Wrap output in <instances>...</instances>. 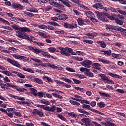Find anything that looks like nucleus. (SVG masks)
Segmentation results:
<instances>
[{"label":"nucleus","mask_w":126,"mask_h":126,"mask_svg":"<svg viewBox=\"0 0 126 126\" xmlns=\"http://www.w3.org/2000/svg\"><path fill=\"white\" fill-rule=\"evenodd\" d=\"M13 57L17 60H23L24 62H26V61L28 60V59L27 57L23 56H20L17 54L13 55Z\"/></svg>","instance_id":"obj_11"},{"label":"nucleus","mask_w":126,"mask_h":126,"mask_svg":"<svg viewBox=\"0 0 126 126\" xmlns=\"http://www.w3.org/2000/svg\"><path fill=\"white\" fill-rule=\"evenodd\" d=\"M66 69L67 70V71H69V72H75V70L70 67H66Z\"/></svg>","instance_id":"obj_56"},{"label":"nucleus","mask_w":126,"mask_h":126,"mask_svg":"<svg viewBox=\"0 0 126 126\" xmlns=\"http://www.w3.org/2000/svg\"><path fill=\"white\" fill-rule=\"evenodd\" d=\"M116 10H117V12L118 11V12L120 13V14H123V15H126V12L125 11L122 10L119 8H117Z\"/></svg>","instance_id":"obj_32"},{"label":"nucleus","mask_w":126,"mask_h":126,"mask_svg":"<svg viewBox=\"0 0 126 126\" xmlns=\"http://www.w3.org/2000/svg\"><path fill=\"white\" fill-rule=\"evenodd\" d=\"M25 14L27 15V16H29V17H33V16L35 15L34 14H33V13H30L28 12H25Z\"/></svg>","instance_id":"obj_41"},{"label":"nucleus","mask_w":126,"mask_h":126,"mask_svg":"<svg viewBox=\"0 0 126 126\" xmlns=\"http://www.w3.org/2000/svg\"><path fill=\"white\" fill-rule=\"evenodd\" d=\"M43 79H44V80H47L48 82H52V78L48 76H44L43 77Z\"/></svg>","instance_id":"obj_45"},{"label":"nucleus","mask_w":126,"mask_h":126,"mask_svg":"<svg viewBox=\"0 0 126 126\" xmlns=\"http://www.w3.org/2000/svg\"><path fill=\"white\" fill-rule=\"evenodd\" d=\"M103 54L104 55H106L107 56H111V54L112 53L111 50H108V51H103Z\"/></svg>","instance_id":"obj_43"},{"label":"nucleus","mask_w":126,"mask_h":126,"mask_svg":"<svg viewBox=\"0 0 126 126\" xmlns=\"http://www.w3.org/2000/svg\"><path fill=\"white\" fill-rule=\"evenodd\" d=\"M47 23L50 25H53V26H59V24L54 22H48Z\"/></svg>","instance_id":"obj_44"},{"label":"nucleus","mask_w":126,"mask_h":126,"mask_svg":"<svg viewBox=\"0 0 126 126\" xmlns=\"http://www.w3.org/2000/svg\"><path fill=\"white\" fill-rule=\"evenodd\" d=\"M98 75L101 78L100 80L103 81V82H106V81L108 79V77L104 74H99Z\"/></svg>","instance_id":"obj_19"},{"label":"nucleus","mask_w":126,"mask_h":126,"mask_svg":"<svg viewBox=\"0 0 126 126\" xmlns=\"http://www.w3.org/2000/svg\"><path fill=\"white\" fill-rule=\"evenodd\" d=\"M3 80L4 81H5V82H10V80H9V79H8V77H5V78H3Z\"/></svg>","instance_id":"obj_64"},{"label":"nucleus","mask_w":126,"mask_h":126,"mask_svg":"<svg viewBox=\"0 0 126 126\" xmlns=\"http://www.w3.org/2000/svg\"><path fill=\"white\" fill-rule=\"evenodd\" d=\"M73 81H74L75 84H80L81 83V81L78 80L77 79H75L74 78H72Z\"/></svg>","instance_id":"obj_52"},{"label":"nucleus","mask_w":126,"mask_h":126,"mask_svg":"<svg viewBox=\"0 0 126 126\" xmlns=\"http://www.w3.org/2000/svg\"><path fill=\"white\" fill-rule=\"evenodd\" d=\"M18 104H20V105H27V106H30L31 105V103L29 102H27L26 101H17Z\"/></svg>","instance_id":"obj_34"},{"label":"nucleus","mask_w":126,"mask_h":126,"mask_svg":"<svg viewBox=\"0 0 126 126\" xmlns=\"http://www.w3.org/2000/svg\"><path fill=\"white\" fill-rule=\"evenodd\" d=\"M58 18L59 20H62L63 21L66 20V19H68V17L65 14H62L61 15H59L58 16Z\"/></svg>","instance_id":"obj_17"},{"label":"nucleus","mask_w":126,"mask_h":126,"mask_svg":"<svg viewBox=\"0 0 126 126\" xmlns=\"http://www.w3.org/2000/svg\"><path fill=\"white\" fill-rule=\"evenodd\" d=\"M15 108H7V111L8 112V113H10V112H15Z\"/></svg>","instance_id":"obj_59"},{"label":"nucleus","mask_w":126,"mask_h":126,"mask_svg":"<svg viewBox=\"0 0 126 126\" xmlns=\"http://www.w3.org/2000/svg\"><path fill=\"white\" fill-rule=\"evenodd\" d=\"M2 73H3V74H5V75H7V76H12V73L10 72V71L8 70H2L1 71Z\"/></svg>","instance_id":"obj_28"},{"label":"nucleus","mask_w":126,"mask_h":126,"mask_svg":"<svg viewBox=\"0 0 126 126\" xmlns=\"http://www.w3.org/2000/svg\"><path fill=\"white\" fill-rule=\"evenodd\" d=\"M48 51H49L50 53H55V52H56V49L55 47H51L48 48Z\"/></svg>","instance_id":"obj_49"},{"label":"nucleus","mask_w":126,"mask_h":126,"mask_svg":"<svg viewBox=\"0 0 126 126\" xmlns=\"http://www.w3.org/2000/svg\"><path fill=\"white\" fill-rule=\"evenodd\" d=\"M78 112H79V113H81L82 114H84V115H86L87 116H88V115H90V113L89 112L85 111L83 109L78 108Z\"/></svg>","instance_id":"obj_23"},{"label":"nucleus","mask_w":126,"mask_h":126,"mask_svg":"<svg viewBox=\"0 0 126 126\" xmlns=\"http://www.w3.org/2000/svg\"><path fill=\"white\" fill-rule=\"evenodd\" d=\"M108 75H109L110 76H112V77H114V78H118L119 79H122L123 78L121 76L112 73H109L108 74Z\"/></svg>","instance_id":"obj_21"},{"label":"nucleus","mask_w":126,"mask_h":126,"mask_svg":"<svg viewBox=\"0 0 126 126\" xmlns=\"http://www.w3.org/2000/svg\"><path fill=\"white\" fill-rule=\"evenodd\" d=\"M56 109H57V107H56L55 105H53L51 108H50V112H52V113H54V111H56Z\"/></svg>","instance_id":"obj_58"},{"label":"nucleus","mask_w":126,"mask_h":126,"mask_svg":"<svg viewBox=\"0 0 126 126\" xmlns=\"http://www.w3.org/2000/svg\"><path fill=\"white\" fill-rule=\"evenodd\" d=\"M31 60H32V61H33V62H35V63H39L38 64V65H41V66H44L45 67L47 66V63H42V61L40 60L34 58H32Z\"/></svg>","instance_id":"obj_12"},{"label":"nucleus","mask_w":126,"mask_h":126,"mask_svg":"<svg viewBox=\"0 0 126 126\" xmlns=\"http://www.w3.org/2000/svg\"><path fill=\"white\" fill-rule=\"evenodd\" d=\"M92 66H93L94 68H95L98 70H100L101 69V64L98 63H94L92 64Z\"/></svg>","instance_id":"obj_20"},{"label":"nucleus","mask_w":126,"mask_h":126,"mask_svg":"<svg viewBox=\"0 0 126 126\" xmlns=\"http://www.w3.org/2000/svg\"><path fill=\"white\" fill-rule=\"evenodd\" d=\"M86 35L91 36V37H95V36H97V33L96 32L88 33L86 34Z\"/></svg>","instance_id":"obj_37"},{"label":"nucleus","mask_w":126,"mask_h":126,"mask_svg":"<svg viewBox=\"0 0 126 126\" xmlns=\"http://www.w3.org/2000/svg\"><path fill=\"white\" fill-rule=\"evenodd\" d=\"M36 41V39H34L32 38V41H30L31 43H34V44H35L36 46H38L39 47H44L45 44L44 43H42V42H36L34 41Z\"/></svg>","instance_id":"obj_16"},{"label":"nucleus","mask_w":126,"mask_h":126,"mask_svg":"<svg viewBox=\"0 0 126 126\" xmlns=\"http://www.w3.org/2000/svg\"><path fill=\"white\" fill-rule=\"evenodd\" d=\"M80 63L82 64V65L85 66V67L89 68V67H91V64H92V61H91L90 60H86L83 61Z\"/></svg>","instance_id":"obj_7"},{"label":"nucleus","mask_w":126,"mask_h":126,"mask_svg":"<svg viewBox=\"0 0 126 126\" xmlns=\"http://www.w3.org/2000/svg\"><path fill=\"white\" fill-rule=\"evenodd\" d=\"M114 16L116 17V18H117V19H125V18L122 15L115 14Z\"/></svg>","instance_id":"obj_47"},{"label":"nucleus","mask_w":126,"mask_h":126,"mask_svg":"<svg viewBox=\"0 0 126 126\" xmlns=\"http://www.w3.org/2000/svg\"><path fill=\"white\" fill-rule=\"evenodd\" d=\"M7 62L9 63H11V64H13V65L16 66V67H20V66H21L20 64L18 63V62L14 60H12L10 58H7Z\"/></svg>","instance_id":"obj_8"},{"label":"nucleus","mask_w":126,"mask_h":126,"mask_svg":"<svg viewBox=\"0 0 126 126\" xmlns=\"http://www.w3.org/2000/svg\"><path fill=\"white\" fill-rule=\"evenodd\" d=\"M47 65L49 67H51V68H53V69L56 68V65H55V64H52L50 63H47Z\"/></svg>","instance_id":"obj_54"},{"label":"nucleus","mask_w":126,"mask_h":126,"mask_svg":"<svg viewBox=\"0 0 126 126\" xmlns=\"http://www.w3.org/2000/svg\"><path fill=\"white\" fill-rule=\"evenodd\" d=\"M12 7L14 8H18L19 9H22L23 8V6L20 4L13 3L12 4Z\"/></svg>","instance_id":"obj_18"},{"label":"nucleus","mask_w":126,"mask_h":126,"mask_svg":"<svg viewBox=\"0 0 126 126\" xmlns=\"http://www.w3.org/2000/svg\"><path fill=\"white\" fill-rule=\"evenodd\" d=\"M28 11H30V12H38V10L34 7H32L30 10H28Z\"/></svg>","instance_id":"obj_36"},{"label":"nucleus","mask_w":126,"mask_h":126,"mask_svg":"<svg viewBox=\"0 0 126 126\" xmlns=\"http://www.w3.org/2000/svg\"><path fill=\"white\" fill-rule=\"evenodd\" d=\"M43 9L45 11H49L51 10V9H52V6L48 5V6L43 8Z\"/></svg>","instance_id":"obj_48"},{"label":"nucleus","mask_w":126,"mask_h":126,"mask_svg":"<svg viewBox=\"0 0 126 126\" xmlns=\"http://www.w3.org/2000/svg\"><path fill=\"white\" fill-rule=\"evenodd\" d=\"M115 22L117 23V24H118L119 25H123L124 24V22H123L121 20H119L117 18L115 19Z\"/></svg>","instance_id":"obj_35"},{"label":"nucleus","mask_w":126,"mask_h":126,"mask_svg":"<svg viewBox=\"0 0 126 126\" xmlns=\"http://www.w3.org/2000/svg\"><path fill=\"white\" fill-rule=\"evenodd\" d=\"M34 80L36 83H38V84H43V81H42L41 79L34 78Z\"/></svg>","instance_id":"obj_33"},{"label":"nucleus","mask_w":126,"mask_h":126,"mask_svg":"<svg viewBox=\"0 0 126 126\" xmlns=\"http://www.w3.org/2000/svg\"><path fill=\"white\" fill-rule=\"evenodd\" d=\"M49 3L50 4H51V5L55 6V7L59 8V9H63V8H64V5L62 4H60L57 2H55L53 0H50Z\"/></svg>","instance_id":"obj_6"},{"label":"nucleus","mask_w":126,"mask_h":126,"mask_svg":"<svg viewBox=\"0 0 126 126\" xmlns=\"http://www.w3.org/2000/svg\"><path fill=\"white\" fill-rule=\"evenodd\" d=\"M93 13H92V12L90 11H87L86 12V14L87 16V17H89L90 16H91V15H92Z\"/></svg>","instance_id":"obj_57"},{"label":"nucleus","mask_w":126,"mask_h":126,"mask_svg":"<svg viewBox=\"0 0 126 126\" xmlns=\"http://www.w3.org/2000/svg\"><path fill=\"white\" fill-rule=\"evenodd\" d=\"M17 76H18V77H20V78H25V76L23 75V74L21 73L20 72L18 73Z\"/></svg>","instance_id":"obj_53"},{"label":"nucleus","mask_w":126,"mask_h":126,"mask_svg":"<svg viewBox=\"0 0 126 126\" xmlns=\"http://www.w3.org/2000/svg\"><path fill=\"white\" fill-rule=\"evenodd\" d=\"M97 44L100 45L101 48H106L107 46V44L103 41H97Z\"/></svg>","instance_id":"obj_25"},{"label":"nucleus","mask_w":126,"mask_h":126,"mask_svg":"<svg viewBox=\"0 0 126 126\" xmlns=\"http://www.w3.org/2000/svg\"><path fill=\"white\" fill-rule=\"evenodd\" d=\"M62 3H63V4H64V5H66V6H67V7H71V5L68 2H67V1H63V2H62Z\"/></svg>","instance_id":"obj_55"},{"label":"nucleus","mask_w":126,"mask_h":126,"mask_svg":"<svg viewBox=\"0 0 126 126\" xmlns=\"http://www.w3.org/2000/svg\"><path fill=\"white\" fill-rule=\"evenodd\" d=\"M99 94L101 96H103V97H108L109 98H110V97H111V95H110L109 94H107L105 93L99 92Z\"/></svg>","instance_id":"obj_42"},{"label":"nucleus","mask_w":126,"mask_h":126,"mask_svg":"<svg viewBox=\"0 0 126 126\" xmlns=\"http://www.w3.org/2000/svg\"><path fill=\"white\" fill-rule=\"evenodd\" d=\"M82 107L83 109H87V110H89L90 111L93 112V113H95V114H99V115H102V116H103L104 115L103 113H101V112L97 110H95L94 109H91V107L89 105L84 104L82 105Z\"/></svg>","instance_id":"obj_5"},{"label":"nucleus","mask_w":126,"mask_h":126,"mask_svg":"<svg viewBox=\"0 0 126 126\" xmlns=\"http://www.w3.org/2000/svg\"><path fill=\"white\" fill-rule=\"evenodd\" d=\"M104 15L107 17V18H109V19H110V20H116V16H110V14L108 13H105L104 14Z\"/></svg>","instance_id":"obj_26"},{"label":"nucleus","mask_w":126,"mask_h":126,"mask_svg":"<svg viewBox=\"0 0 126 126\" xmlns=\"http://www.w3.org/2000/svg\"><path fill=\"white\" fill-rule=\"evenodd\" d=\"M106 29L109 30H116V31H119L120 27L116 26H112L111 25H108L107 26Z\"/></svg>","instance_id":"obj_13"},{"label":"nucleus","mask_w":126,"mask_h":126,"mask_svg":"<svg viewBox=\"0 0 126 126\" xmlns=\"http://www.w3.org/2000/svg\"><path fill=\"white\" fill-rule=\"evenodd\" d=\"M105 83H108V84H115L114 81L109 79L108 78H107V80L105 82Z\"/></svg>","instance_id":"obj_40"},{"label":"nucleus","mask_w":126,"mask_h":126,"mask_svg":"<svg viewBox=\"0 0 126 126\" xmlns=\"http://www.w3.org/2000/svg\"><path fill=\"white\" fill-rule=\"evenodd\" d=\"M93 7H94V8H99L100 9H102V8H104L103 5L99 3H95V4H94L93 5Z\"/></svg>","instance_id":"obj_22"},{"label":"nucleus","mask_w":126,"mask_h":126,"mask_svg":"<svg viewBox=\"0 0 126 126\" xmlns=\"http://www.w3.org/2000/svg\"><path fill=\"white\" fill-rule=\"evenodd\" d=\"M14 114L15 116H17V117H22V115L20 112H14Z\"/></svg>","instance_id":"obj_62"},{"label":"nucleus","mask_w":126,"mask_h":126,"mask_svg":"<svg viewBox=\"0 0 126 126\" xmlns=\"http://www.w3.org/2000/svg\"><path fill=\"white\" fill-rule=\"evenodd\" d=\"M30 90L32 91V94L35 96V97H37L38 96V94H37V90L34 89V88H31Z\"/></svg>","instance_id":"obj_30"},{"label":"nucleus","mask_w":126,"mask_h":126,"mask_svg":"<svg viewBox=\"0 0 126 126\" xmlns=\"http://www.w3.org/2000/svg\"><path fill=\"white\" fill-rule=\"evenodd\" d=\"M42 50L39 49L38 48H35L33 50V53H35V54H41L42 53Z\"/></svg>","instance_id":"obj_39"},{"label":"nucleus","mask_w":126,"mask_h":126,"mask_svg":"<svg viewBox=\"0 0 126 126\" xmlns=\"http://www.w3.org/2000/svg\"><path fill=\"white\" fill-rule=\"evenodd\" d=\"M118 31H120L121 32L122 35L126 36V29H123L122 27H120Z\"/></svg>","instance_id":"obj_31"},{"label":"nucleus","mask_w":126,"mask_h":126,"mask_svg":"<svg viewBox=\"0 0 126 126\" xmlns=\"http://www.w3.org/2000/svg\"><path fill=\"white\" fill-rule=\"evenodd\" d=\"M107 126H117V125H116V124H115L110 121H108V124Z\"/></svg>","instance_id":"obj_63"},{"label":"nucleus","mask_w":126,"mask_h":126,"mask_svg":"<svg viewBox=\"0 0 126 126\" xmlns=\"http://www.w3.org/2000/svg\"><path fill=\"white\" fill-rule=\"evenodd\" d=\"M58 118H59V119L62 120V121H65L66 120L65 118H64V117H63V115L61 114H58Z\"/></svg>","instance_id":"obj_60"},{"label":"nucleus","mask_w":126,"mask_h":126,"mask_svg":"<svg viewBox=\"0 0 126 126\" xmlns=\"http://www.w3.org/2000/svg\"><path fill=\"white\" fill-rule=\"evenodd\" d=\"M20 69H23L25 71H27L28 72H31V73H34V70H33L31 68H27V69H26L25 67H21L20 68Z\"/></svg>","instance_id":"obj_27"},{"label":"nucleus","mask_w":126,"mask_h":126,"mask_svg":"<svg viewBox=\"0 0 126 126\" xmlns=\"http://www.w3.org/2000/svg\"><path fill=\"white\" fill-rule=\"evenodd\" d=\"M108 9H109V10H111V11H112V12H117V8L115 9L114 7H110Z\"/></svg>","instance_id":"obj_61"},{"label":"nucleus","mask_w":126,"mask_h":126,"mask_svg":"<svg viewBox=\"0 0 126 126\" xmlns=\"http://www.w3.org/2000/svg\"><path fill=\"white\" fill-rule=\"evenodd\" d=\"M83 42H84L85 43H87V44H92L93 43V41L91 40H86V39H84L83 40Z\"/></svg>","instance_id":"obj_50"},{"label":"nucleus","mask_w":126,"mask_h":126,"mask_svg":"<svg viewBox=\"0 0 126 126\" xmlns=\"http://www.w3.org/2000/svg\"><path fill=\"white\" fill-rule=\"evenodd\" d=\"M0 86L1 88H2V89H3L4 90H8V89H9V88L8 87H11L12 88H13V89H16L19 92H24V91H27V89H22L16 86L12 85L10 84V83H6V84L0 83Z\"/></svg>","instance_id":"obj_2"},{"label":"nucleus","mask_w":126,"mask_h":126,"mask_svg":"<svg viewBox=\"0 0 126 126\" xmlns=\"http://www.w3.org/2000/svg\"><path fill=\"white\" fill-rule=\"evenodd\" d=\"M97 105L98 107H99V108H104V107L106 106V104H105L103 102H100L97 103Z\"/></svg>","instance_id":"obj_46"},{"label":"nucleus","mask_w":126,"mask_h":126,"mask_svg":"<svg viewBox=\"0 0 126 126\" xmlns=\"http://www.w3.org/2000/svg\"><path fill=\"white\" fill-rule=\"evenodd\" d=\"M64 27L65 28H69V29H74V28H77V24H75L74 25H72L69 24L64 23Z\"/></svg>","instance_id":"obj_14"},{"label":"nucleus","mask_w":126,"mask_h":126,"mask_svg":"<svg viewBox=\"0 0 126 126\" xmlns=\"http://www.w3.org/2000/svg\"><path fill=\"white\" fill-rule=\"evenodd\" d=\"M37 96L39 97V98H43L44 96H45V92H40L37 93Z\"/></svg>","instance_id":"obj_38"},{"label":"nucleus","mask_w":126,"mask_h":126,"mask_svg":"<svg viewBox=\"0 0 126 126\" xmlns=\"http://www.w3.org/2000/svg\"><path fill=\"white\" fill-rule=\"evenodd\" d=\"M95 14H96V16L99 20H101L103 22H109V20L107 19L104 18L103 15H105L106 13L99 12L96 11L95 12Z\"/></svg>","instance_id":"obj_4"},{"label":"nucleus","mask_w":126,"mask_h":126,"mask_svg":"<svg viewBox=\"0 0 126 126\" xmlns=\"http://www.w3.org/2000/svg\"><path fill=\"white\" fill-rule=\"evenodd\" d=\"M32 114L35 115V116H39V117H41V118L44 117V113L42 111H40V110H38L37 109H33L32 112Z\"/></svg>","instance_id":"obj_10"},{"label":"nucleus","mask_w":126,"mask_h":126,"mask_svg":"<svg viewBox=\"0 0 126 126\" xmlns=\"http://www.w3.org/2000/svg\"><path fill=\"white\" fill-rule=\"evenodd\" d=\"M9 97H11V98H14V99H17L18 100H20L21 101H25L24 97H21L12 94H9Z\"/></svg>","instance_id":"obj_15"},{"label":"nucleus","mask_w":126,"mask_h":126,"mask_svg":"<svg viewBox=\"0 0 126 126\" xmlns=\"http://www.w3.org/2000/svg\"><path fill=\"white\" fill-rule=\"evenodd\" d=\"M81 122L85 124L86 126H91V119L89 118L86 117L84 118L81 120Z\"/></svg>","instance_id":"obj_9"},{"label":"nucleus","mask_w":126,"mask_h":126,"mask_svg":"<svg viewBox=\"0 0 126 126\" xmlns=\"http://www.w3.org/2000/svg\"><path fill=\"white\" fill-rule=\"evenodd\" d=\"M77 21L78 23V25H79L80 26H83V25H85L84 24V21H83L82 19L81 18H78V19L77 20Z\"/></svg>","instance_id":"obj_29"},{"label":"nucleus","mask_w":126,"mask_h":126,"mask_svg":"<svg viewBox=\"0 0 126 126\" xmlns=\"http://www.w3.org/2000/svg\"><path fill=\"white\" fill-rule=\"evenodd\" d=\"M58 49L60 50V53L63 56H66V57H69L70 56L71 53H72L73 50L72 48H68V47H58Z\"/></svg>","instance_id":"obj_3"},{"label":"nucleus","mask_w":126,"mask_h":126,"mask_svg":"<svg viewBox=\"0 0 126 126\" xmlns=\"http://www.w3.org/2000/svg\"><path fill=\"white\" fill-rule=\"evenodd\" d=\"M97 60H98L99 62H101V63H107V64H110V63H111V62L108 60H104L103 59L98 58Z\"/></svg>","instance_id":"obj_24"},{"label":"nucleus","mask_w":126,"mask_h":126,"mask_svg":"<svg viewBox=\"0 0 126 126\" xmlns=\"http://www.w3.org/2000/svg\"><path fill=\"white\" fill-rule=\"evenodd\" d=\"M87 76H89V77H92L93 78L94 77V74H93V73L90 72L89 73H87L86 75Z\"/></svg>","instance_id":"obj_51"},{"label":"nucleus","mask_w":126,"mask_h":126,"mask_svg":"<svg viewBox=\"0 0 126 126\" xmlns=\"http://www.w3.org/2000/svg\"><path fill=\"white\" fill-rule=\"evenodd\" d=\"M12 28L15 29V30H17L16 31V36L20 38L21 39H27L30 42H32V39L35 40L36 38L34 37L33 36H31L29 37L28 34L25 32H31V30L27 27H20L17 25L12 26Z\"/></svg>","instance_id":"obj_1"}]
</instances>
